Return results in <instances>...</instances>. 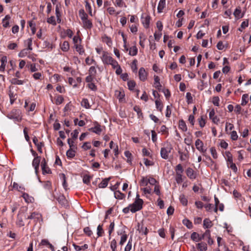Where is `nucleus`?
Returning <instances> with one entry per match:
<instances>
[{
	"instance_id": "nucleus-36",
	"label": "nucleus",
	"mask_w": 251,
	"mask_h": 251,
	"mask_svg": "<svg viewBox=\"0 0 251 251\" xmlns=\"http://www.w3.org/2000/svg\"><path fill=\"white\" fill-rule=\"evenodd\" d=\"M69 44L67 41H64L61 45V49L64 51H67L69 49Z\"/></svg>"
},
{
	"instance_id": "nucleus-40",
	"label": "nucleus",
	"mask_w": 251,
	"mask_h": 251,
	"mask_svg": "<svg viewBox=\"0 0 251 251\" xmlns=\"http://www.w3.org/2000/svg\"><path fill=\"white\" fill-rule=\"evenodd\" d=\"M248 102V94H244L242 97V102L241 105L244 106L246 105V104Z\"/></svg>"
},
{
	"instance_id": "nucleus-8",
	"label": "nucleus",
	"mask_w": 251,
	"mask_h": 251,
	"mask_svg": "<svg viewBox=\"0 0 251 251\" xmlns=\"http://www.w3.org/2000/svg\"><path fill=\"white\" fill-rule=\"evenodd\" d=\"M195 146L196 149L202 153H205L206 151V149L203 148V143L200 139H197L195 142Z\"/></svg>"
},
{
	"instance_id": "nucleus-13",
	"label": "nucleus",
	"mask_w": 251,
	"mask_h": 251,
	"mask_svg": "<svg viewBox=\"0 0 251 251\" xmlns=\"http://www.w3.org/2000/svg\"><path fill=\"white\" fill-rule=\"evenodd\" d=\"M57 200L58 202L63 206L67 205V201L64 195H60L57 198Z\"/></svg>"
},
{
	"instance_id": "nucleus-57",
	"label": "nucleus",
	"mask_w": 251,
	"mask_h": 251,
	"mask_svg": "<svg viewBox=\"0 0 251 251\" xmlns=\"http://www.w3.org/2000/svg\"><path fill=\"white\" fill-rule=\"evenodd\" d=\"M231 139L233 141H236L238 139V136L236 131H232L230 133Z\"/></svg>"
},
{
	"instance_id": "nucleus-33",
	"label": "nucleus",
	"mask_w": 251,
	"mask_h": 251,
	"mask_svg": "<svg viewBox=\"0 0 251 251\" xmlns=\"http://www.w3.org/2000/svg\"><path fill=\"white\" fill-rule=\"evenodd\" d=\"M199 235H200L198 233L193 232L191 234V239L195 242H199L200 241Z\"/></svg>"
},
{
	"instance_id": "nucleus-21",
	"label": "nucleus",
	"mask_w": 251,
	"mask_h": 251,
	"mask_svg": "<svg viewBox=\"0 0 251 251\" xmlns=\"http://www.w3.org/2000/svg\"><path fill=\"white\" fill-rule=\"evenodd\" d=\"M154 84L155 85V87L156 88H157L158 90H160L162 86L159 82V81H160L159 77L157 75H154Z\"/></svg>"
},
{
	"instance_id": "nucleus-48",
	"label": "nucleus",
	"mask_w": 251,
	"mask_h": 251,
	"mask_svg": "<svg viewBox=\"0 0 251 251\" xmlns=\"http://www.w3.org/2000/svg\"><path fill=\"white\" fill-rule=\"evenodd\" d=\"M81 105L86 108H90L88 100L86 99H83L81 101Z\"/></svg>"
},
{
	"instance_id": "nucleus-5",
	"label": "nucleus",
	"mask_w": 251,
	"mask_h": 251,
	"mask_svg": "<svg viewBox=\"0 0 251 251\" xmlns=\"http://www.w3.org/2000/svg\"><path fill=\"white\" fill-rule=\"evenodd\" d=\"M113 59V58L109 55L107 52L103 51L101 59L104 64L109 65V64L112 61Z\"/></svg>"
},
{
	"instance_id": "nucleus-32",
	"label": "nucleus",
	"mask_w": 251,
	"mask_h": 251,
	"mask_svg": "<svg viewBox=\"0 0 251 251\" xmlns=\"http://www.w3.org/2000/svg\"><path fill=\"white\" fill-rule=\"evenodd\" d=\"M74 149H70L66 152V155L68 158H72L75 156V151Z\"/></svg>"
},
{
	"instance_id": "nucleus-39",
	"label": "nucleus",
	"mask_w": 251,
	"mask_h": 251,
	"mask_svg": "<svg viewBox=\"0 0 251 251\" xmlns=\"http://www.w3.org/2000/svg\"><path fill=\"white\" fill-rule=\"evenodd\" d=\"M138 51L136 46H133L129 50V54L132 56H135L137 54Z\"/></svg>"
},
{
	"instance_id": "nucleus-34",
	"label": "nucleus",
	"mask_w": 251,
	"mask_h": 251,
	"mask_svg": "<svg viewBox=\"0 0 251 251\" xmlns=\"http://www.w3.org/2000/svg\"><path fill=\"white\" fill-rule=\"evenodd\" d=\"M182 223L184 225L186 226L190 229L193 227L192 222L188 219H185L182 221Z\"/></svg>"
},
{
	"instance_id": "nucleus-50",
	"label": "nucleus",
	"mask_w": 251,
	"mask_h": 251,
	"mask_svg": "<svg viewBox=\"0 0 251 251\" xmlns=\"http://www.w3.org/2000/svg\"><path fill=\"white\" fill-rule=\"evenodd\" d=\"M47 22L49 24H51L53 25H56L55 19L54 16H51L50 18H48L47 20Z\"/></svg>"
},
{
	"instance_id": "nucleus-17",
	"label": "nucleus",
	"mask_w": 251,
	"mask_h": 251,
	"mask_svg": "<svg viewBox=\"0 0 251 251\" xmlns=\"http://www.w3.org/2000/svg\"><path fill=\"white\" fill-rule=\"evenodd\" d=\"M23 212L22 211V210H20L19 212V213L17 216V224L19 226H23L25 225V224L23 222L22 217L20 216V215L23 213Z\"/></svg>"
},
{
	"instance_id": "nucleus-31",
	"label": "nucleus",
	"mask_w": 251,
	"mask_h": 251,
	"mask_svg": "<svg viewBox=\"0 0 251 251\" xmlns=\"http://www.w3.org/2000/svg\"><path fill=\"white\" fill-rule=\"evenodd\" d=\"M73 246L74 247L75 249L77 251H81L82 250H84L87 249L88 248V246L87 244H84V245H83L82 246H78V245H76L74 244Z\"/></svg>"
},
{
	"instance_id": "nucleus-20",
	"label": "nucleus",
	"mask_w": 251,
	"mask_h": 251,
	"mask_svg": "<svg viewBox=\"0 0 251 251\" xmlns=\"http://www.w3.org/2000/svg\"><path fill=\"white\" fill-rule=\"evenodd\" d=\"M241 10L240 9V7L236 8L235 10L233 15L235 16V17L237 19H240L243 17V14H241Z\"/></svg>"
},
{
	"instance_id": "nucleus-24",
	"label": "nucleus",
	"mask_w": 251,
	"mask_h": 251,
	"mask_svg": "<svg viewBox=\"0 0 251 251\" xmlns=\"http://www.w3.org/2000/svg\"><path fill=\"white\" fill-rule=\"evenodd\" d=\"M138 230H139L140 233H142L145 235H147L148 233V229L147 227L144 226L143 225H142L140 226V225L138 224Z\"/></svg>"
},
{
	"instance_id": "nucleus-14",
	"label": "nucleus",
	"mask_w": 251,
	"mask_h": 251,
	"mask_svg": "<svg viewBox=\"0 0 251 251\" xmlns=\"http://www.w3.org/2000/svg\"><path fill=\"white\" fill-rule=\"evenodd\" d=\"M82 21L83 27L86 29H91L93 26V24L92 22L88 20V18L86 19V20H84Z\"/></svg>"
},
{
	"instance_id": "nucleus-28",
	"label": "nucleus",
	"mask_w": 251,
	"mask_h": 251,
	"mask_svg": "<svg viewBox=\"0 0 251 251\" xmlns=\"http://www.w3.org/2000/svg\"><path fill=\"white\" fill-rule=\"evenodd\" d=\"M213 224L209 219H205L203 221V226L205 228H210Z\"/></svg>"
},
{
	"instance_id": "nucleus-10",
	"label": "nucleus",
	"mask_w": 251,
	"mask_h": 251,
	"mask_svg": "<svg viewBox=\"0 0 251 251\" xmlns=\"http://www.w3.org/2000/svg\"><path fill=\"white\" fill-rule=\"evenodd\" d=\"M41 157L40 156H36L34 157L33 161H32V166L34 168L36 173H37L38 172V170L39 169V166L40 162Z\"/></svg>"
},
{
	"instance_id": "nucleus-35",
	"label": "nucleus",
	"mask_w": 251,
	"mask_h": 251,
	"mask_svg": "<svg viewBox=\"0 0 251 251\" xmlns=\"http://www.w3.org/2000/svg\"><path fill=\"white\" fill-rule=\"evenodd\" d=\"M79 14L82 21L88 18V15L83 9H81L79 11Z\"/></svg>"
},
{
	"instance_id": "nucleus-52",
	"label": "nucleus",
	"mask_w": 251,
	"mask_h": 251,
	"mask_svg": "<svg viewBox=\"0 0 251 251\" xmlns=\"http://www.w3.org/2000/svg\"><path fill=\"white\" fill-rule=\"evenodd\" d=\"M127 235L124 233L123 234L122 236L121 237V240H120V245H123L125 242L127 240Z\"/></svg>"
},
{
	"instance_id": "nucleus-47",
	"label": "nucleus",
	"mask_w": 251,
	"mask_h": 251,
	"mask_svg": "<svg viewBox=\"0 0 251 251\" xmlns=\"http://www.w3.org/2000/svg\"><path fill=\"white\" fill-rule=\"evenodd\" d=\"M135 85L136 83L133 80H130L127 82V86L128 87V89L130 90H133L135 86Z\"/></svg>"
},
{
	"instance_id": "nucleus-58",
	"label": "nucleus",
	"mask_w": 251,
	"mask_h": 251,
	"mask_svg": "<svg viewBox=\"0 0 251 251\" xmlns=\"http://www.w3.org/2000/svg\"><path fill=\"white\" fill-rule=\"evenodd\" d=\"M64 98L62 96H58L56 98L55 103L57 105L60 104L63 102Z\"/></svg>"
},
{
	"instance_id": "nucleus-9",
	"label": "nucleus",
	"mask_w": 251,
	"mask_h": 251,
	"mask_svg": "<svg viewBox=\"0 0 251 251\" xmlns=\"http://www.w3.org/2000/svg\"><path fill=\"white\" fill-rule=\"evenodd\" d=\"M142 23L144 25V26L146 28H148L149 27L151 17L150 16H146L145 17H144V15L143 14L141 16Z\"/></svg>"
},
{
	"instance_id": "nucleus-25",
	"label": "nucleus",
	"mask_w": 251,
	"mask_h": 251,
	"mask_svg": "<svg viewBox=\"0 0 251 251\" xmlns=\"http://www.w3.org/2000/svg\"><path fill=\"white\" fill-rule=\"evenodd\" d=\"M178 127L183 131H186L187 130V127L186 125V124L183 120H181L179 121Z\"/></svg>"
},
{
	"instance_id": "nucleus-37",
	"label": "nucleus",
	"mask_w": 251,
	"mask_h": 251,
	"mask_svg": "<svg viewBox=\"0 0 251 251\" xmlns=\"http://www.w3.org/2000/svg\"><path fill=\"white\" fill-rule=\"evenodd\" d=\"M179 200L181 203L184 206L187 205L188 201L186 197L184 195H181L179 196Z\"/></svg>"
},
{
	"instance_id": "nucleus-3",
	"label": "nucleus",
	"mask_w": 251,
	"mask_h": 251,
	"mask_svg": "<svg viewBox=\"0 0 251 251\" xmlns=\"http://www.w3.org/2000/svg\"><path fill=\"white\" fill-rule=\"evenodd\" d=\"M26 219L33 220L35 224L38 222H39L40 220L41 221H43L42 215L39 213L36 212L30 213V215L28 216Z\"/></svg>"
},
{
	"instance_id": "nucleus-18",
	"label": "nucleus",
	"mask_w": 251,
	"mask_h": 251,
	"mask_svg": "<svg viewBox=\"0 0 251 251\" xmlns=\"http://www.w3.org/2000/svg\"><path fill=\"white\" fill-rule=\"evenodd\" d=\"M7 57L3 56L1 59V65L0 66V71L3 72L5 69L6 63L7 62Z\"/></svg>"
},
{
	"instance_id": "nucleus-12",
	"label": "nucleus",
	"mask_w": 251,
	"mask_h": 251,
	"mask_svg": "<svg viewBox=\"0 0 251 251\" xmlns=\"http://www.w3.org/2000/svg\"><path fill=\"white\" fill-rule=\"evenodd\" d=\"M186 173L187 176L191 179H194L196 177V174L195 173L194 171L191 168H188L186 171Z\"/></svg>"
},
{
	"instance_id": "nucleus-45",
	"label": "nucleus",
	"mask_w": 251,
	"mask_h": 251,
	"mask_svg": "<svg viewBox=\"0 0 251 251\" xmlns=\"http://www.w3.org/2000/svg\"><path fill=\"white\" fill-rule=\"evenodd\" d=\"M175 171L176 172V174H182V173L183 172V169L182 165L180 164H179L177 165H176L175 168Z\"/></svg>"
},
{
	"instance_id": "nucleus-53",
	"label": "nucleus",
	"mask_w": 251,
	"mask_h": 251,
	"mask_svg": "<svg viewBox=\"0 0 251 251\" xmlns=\"http://www.w3.org/2000/svg\"><path fill=\"white\" fill-rule=\"evenodd\" d=\"M210 151L212 157L214 159H217L218 157V155L215 148L214 147H212L210 148Z\"/></svg>"
},
{
	"instance_id": "nucleus-15",
	"label": "nucleus",
	"mask_w": 251,
	"mask_h": 251,
	"mask_svg": "<svg viewBox=\"0 0 251 251\" xmlns=\"http://www.w3.org/2000/svg\"><path fill=\"white\" fill-rule=\"evenodd\" d=\"M22 197L24 198L25 201L28 203L32 202L34 200V199L32 197L30 196L27 193H23Z\"/></svg>"
},
{
	"instance_id": "nucleus-16",
	"label": "nucleus",
	"mask_w": 251,
	"mask_h": 251,
	"mask_svg": "<svg viewBox=\"0 0 251 251\" xmlns=\"http://www.w3.org/2000/svg\"><path fill=\"white\" fill-rule=\"evenodd\" d=\"M11 19V17L9 15H7L5 16L4 18L3 19L2 23V25L4 27H7L9 26V20Z\"/></svg>"
},
{
	"instance_id": "nucleus-49",
	"label": "nucleus",
	"mask_w": 251,
	"mask_h": 251,
	"mask_svg": "<svg viewBox=\"0 0 251 251\" xmlns=\"http://www.w3.org/2000/svg\"><path fill=\"white\" fill-rule=\"evenodd\" d=\"M97 71L94 66H91L89 70V74L94 76H96Z\"/></svg>"
},
{
	"instance_id": "nucleus-59",
	"label": "nucleus",
	"mask_w": 251,
	"mask_h": 251,
	"mask_svg": "<svg viewBox=\"0 0 251 251\" xmlns=\"http://www.w3.org/2000/svg\"><path fill=\"white\" fill-rule=\"evenodd\" d=\"M176 180L178 184H180L182 182V174H176Z\"/></svg>"
},
{
	"instance_id": "nucleus-62",
	"label": "nucleus",
	"mask_w": 251,
	"mask_h": 251,
	"mask_svg": "<svg viewBox=\"0 0 251 251\" xmlns=\"http://www.w3.org/2000/svg\"><path fill=\"white\" fill-rule=\"evenodd\" d=\"M67 142L69 145L70 149H76V147L74 145V142L71 139H68Z\"/></svg>"
},
{
	"instance_id": "nucleus-4",
	"label": "nucleus",
	"mask_w": 251,
	"mask_h": 251,
	"mask_svg": "<svg viewBox=\"0 0 251 251\" xmlns=\"http://www.w3.org/2000/svg\"><path fill=\"white\" fill-rule=\"evenodd\" d=\"M19 112V110L13 109L7 115V116L10 119H15L18 121H20L21 118H20Z\"/></svg>"
},
{
	"instance_id": "nucleus-6",
	"label": "nucleus",
	"mask_w": 251,
	"mask_h": 251,
	"mask_svg": "<svg viewBox=\"0 0 251 251\" xmlns=\"http://www.w3.org/2000/svg\"><path fill=\"white\" fill-rule=\"evenodd\" d=\"M94 127L89 128V130L100 135L102 130L101 126L97 122L94 123Z\"/></svg>"
},
{
	"instance_id": "nucleus-43",
	"label": "nucleus",
	"mask_w": 251,
	"mask_h": 251,
	"mask_svg": "<svg viewBox=\"0 0 251 251\" xmlns=\"http://www.w3.org/2000/svg\"><path fill=\"white\" fill-rule=\"evenodd\" d=\"M75 48L76 49V50L79 52L80 54H82L84 52V50H83V48L81 45L76 44L75 45Z\"/></svg>"
},
{
	"instance_id": "nucleus-27",
	"label": "nucleus",
	"mask_w": 251,
	"mask_h": 251,
	"mask_svg": "<svg viewBox=\"0 0 251 251\" xmlns=\"http://www.w3.org/2000/svg\"><path fill=\"white\" fill-rule=\"evenodd\" d=\"M226 161L228 165L233 162L232 155L230 151H226Z\"/></svg>"
},
{
	"instance_id": "nucleus-26",
	"label": "nucleus",
	"mask_w": 251,
	"mask_h": 251,
	"mask_svg": "<svg viewBox=\"0 0 251 251\" xmlns=\"http://www.w3.org/2000/svg\"><path fill=\"white\" fill-rule=\"evenodd\" d=\"M155 106H156V108L160 111V112H162V109H163V103L162 102H161V101L160 100H158L157 99L155 101Z\"/></svg>"
},
{
	"instance_id": "nucleus-19",
	"label": "nucleus",
	"mask_w": 251,
	"mask_h": 251,
	"mask_svg": "<svg viewBox=\"0 0 251 251\" xmlns=\"http://www.w3.org/2000/svg\"><path fill=\"white\" fill-rule=\"evenodd\" d=\"M166 5V0H160L157 7L158 13L162 12Z\"/></svg>"
},
{
	"instance_id": "nucleus-56",
	"label": "nucleus",
	"mask_w": 251,
	"mask_h": 251,
	"mask_svg": "<svg viewBox=\"0 0 251 251\" xmlns=\"http://www.w3.org/2000/svg\"><path fill=\"white\" fill-rule=\"evenodd\" d=\"M148 179L147 177H143L140 181V185L143 186H146L148 184Z\"/></svg>"
},
{
	"instance_id": "nucleus-61",
	"label": "nucleus",
	"mask_w": 251,
	"mask_h": 251,
	"mask_svg": "<svg viewBox=\"0 0 251 251\" xmlns=\"http://www.w3.org/2000/svg\"><path fill=\"white\" fill-rule=\"evenodd\" d=\"M91 176L88 175H85L83 178V182L84 183L88 184L90 183Z\"/></svg>"
},
{
	"instance_id": "nucleus-2",
	"label": "nucleus",
	"mask_w": 251,
	"mask_h": 251,
	"mask_svg": "<svg viewBox=\"0 0 251 251\" xmlns=\"http://www.w3.org/2000/svg\"><path fill=\"white\" fill-rule=\"evenodd\" d=\"M172 149V145L170 144H167L166 147L162 148L160 151L161 157L164 159H167Z\"/></svg>"
},
{
	"instance_id": "nucleus-60",
	"label": "nucleus",
	"mask_w": 251,
	"mask_h": 251,
	"mask_svg": "<svg viewBox=\"0 0 251 251\" xmlns=\"http://www.w3.org/2000/svg\"><path fill=\"white\" fill-rule=\"evenodd\" d=\"M32 39L30 38H28L27 40H26L25 42V43L26 44V45H27V48L28 49H29V50H32Z\"/></svg>"
},
{
	"instance_id": "nucleus-23",
	"label": "nucleus",
	"mask_w": 251,
	"mask_h": 251,
	"mask_svg": "<svg viewBox=\"0 0 251 251\" xmlns=\"http://www.w3.org/2000/svg\"><path fill=\"white\" fill-rule=\"evenodd\" d=\"M133 110L137 112L139 118H143V115L142 112V110L139 106L135 105L133 107Z\"/></svg>"
},
{
	"instance_id": "nucleus-22",
	"label": "nucleus",
	"mask_w": 251,
	"mask_h": 251,
	"mask_svg": "<svg viewBox=\"0 0 251 251\" xmlns=\"http://www.w3.org/2000/svg\"><path fill=\"white\" fill-rule=\"evenodd\" d=\"M198 249L200 251H206L207 247L206 243L204 242H201L197 244Z\"/></svg>"
},
{
	"instance_id": "nucleus-38",
	"label": "nucleus",
	"mask_w": 251,
	"mask_h": 251,
	"mask_svg": "<svg viewBox=\"0 0 251 251\" xmlns=\"http://www.w3.org/2000/svg\"><path fill=\"white\" fill-rule=\"evenodd\" d=\"M11 82L12 84L14 85H22L23 84L24 81L14 78L11 79Z\"/></svg>"
},
{
	"instance_id": "nucleus-41",
	"label": "nucleus",
	"mask_w": 251,
	"mask_h": 251,
	"mask_svg": "<svg viewBox=\"0 0 251 251\" xmlns=\"http://www.w3.org/2000/svg\"><path fill=\"white\" fill-rule=\"evenodd\" d=\"M115 226V224L114 222H111L108 228V233H109V239H110L111 238V234L112 233L113 231L114 230Z\"/></svg>"
},
{
	"instance_id": "nucleus-46",
	"label": "nucleus",
	"mask_w": 251,
	"mask_h": 251,
	"mask_svg": "<svg viewBox=\"0 0 251 251\" xmlns=\"http://www.w3.org/2000/svg\"><path fill=\"white\" fill-rule=\"evenodd\" d=\"M104 233V230L102 229V225H99L97 227V235L98 237H100Z\"/></svg>"
},
{
	"instance_id": "nucleus-7",
	"label": "nucleus",
	"mask_w": 251,
	"mask_h": 251,
	"mask_svg": "<svg viewBox=\"0 0 251 251\" xmlns=\"http://www.w3.org/2000/svg\"><path fill=\"white\" fill-rule=\"evenodd\" d=\"M41 168L43 174H51V171L50 169L47 166V164L45 158H44L41 162Z\"/></svg>"
},
{
	"instance_id": "nucleus-44",
	"label": "nucleus",
	"mask_w": 251,
	"mask_h": 251,
	"mask_svg": "<svg viewBox=\"0 0 251 251\" xmlns=\"http://www.w3.org/2000/svg\"><path fill=\"white\" fill-rule=\"evenodd\" d=\"M29 50L28 49H24L21 51V52L19 53L18 56L20 57H24L28 54V51Z\"/></svg>"
},
{
	"instance_id": "nucleus-55",
	"label": "nucleus",
	"mask_w": 251,
	"mask_h": 251,
	"mask_svg": "<svg viewBox=\"0 0 251 251\" xmlns=\"http://www.w3.org/2000/svg\"><path fill=\"white\" fill-rule=\"evenodd\" d=\"M132 248V239L129 240L125 248V251H130Z\"/></svg>"
},
{
	"instance_id": "nucleus-51",
	"label": "nucleus",
	"mask_w": 251,
	"mask_h": 251,
	"mask_svg": "<svg viewBox=\"0 0 251 251\" xmlns=\"http://www.w3.org/2000/svg\"><path fill=\"white\" fill-rule=\"evenodd\" d=\"M83 231L85 233V234H86L88 236H91L93 232L91 230L89 227H85L83 229Z\"/></svg>"
},
{
	"instance_id": "nucleus-54",
	"label": "nucleus",
	"mask_w": 251,
	"mask_h": 251,
	"mask_svg": "<svg viewBox=\"0 0 251 251\" xmlns=\"http://www.w3.org/2000/svg\"><path fill=\"white\" fill-rule=\"evenodd\" d=\"M125 155L127 158V162L131 163V157L132 156L131 153L129 151H126L125 152Z\"/></svg>"
},
{
	"instance_id": "nucleus-42",
	"label": "nucleus",
	"mask_w": 251,
	"mask_h": 251,
	"mask_svg": "<svg viewBox=\"0 0 251 251\" xmlns=\"http://www.w3.org/2000/svg\"><path fill=\"white\" fill-rule=\"evenodd\" d=\"M110 248L112 251H116L117 249V241L115 239H113L110 242Z\"/></svg>"
},
{
	"instance_id": "nucleus-29",
	"label": "nucleus",
	"mask_w": 251,
	"mask_h": 251,
	"mask_svg": "<svg viewBox=\"0 0 251 251\" xmlns=\"http://www.w3.org/2000/svg\"><path fill=\"white\" fill-rule=\"evenodd\" d=\"M110 178H104L102 181L99 184V187L100 188H105L107 185L108 182L109 181Z\"/></svg>"
},
{
	"instance_id": "nucleus-30",
	"label": "nucleus",
	"mask_w": 251,
	"mask_h": 251,
	"mask_svg": "<svg viewBox=\"0 0 251 251\" xmlns=\"http://www.w3.org/2000/svg\"><path fill=\"white\" fill-rule=\"evenodd\" d=\"M114 197L117 199L122 200L125 197V195L119 191H116L114 192Z\"/></svg>"
},
{
	"instance_id": "nucleus-63",
	"label": "nucleus",
	"mask_w": 251,
	"mask_h": 251,
	"mask_svg": "<svg viewBox=\"0 0 251 251\" xmlns=\"http://www.w3.org/2000/svg\"><path fill=\"white\" fill-rule=\"evenodd\" d=\"M28 128L25 127L24 129V133L26 141L28 142L30 141V138L27 133Z\"/></svg>"
},
{
	"instance_id": "nucleus-64",
	"label": "nucleus",
	"mask_w": 251,
	"mask_h": 251,
	"mask_svg": "<svg viewBox=\"0 0 251 251\" xmlns=\"http://www.w3.org/2000/svg\"><path fill=\"white\" fill-rule=\"evenodd\" d=\"M219 98L218 97H214L212 100V102L214 105L218 106L219 105Z\"/></svg>"
},
{
	"instance_id": "nucleus-1",
	"label": "nucleus",
	"mask_w": 251,
	"mask_h": 251,
	"mask_svg": "<svg viewBox=\"0 0 251 251\" xmlns=\"http://www.w3.org/2000/svg\"><path fill=\"white\" fill-rule=\"evenodd\" d=\"M143 201L139 198V195L137 194L135 201L132 204H129L130 211L132 213H135L141 210L143 208Z\"/></svg>"
},
{
	"instance_id": "nucleus-11",
	"label": "nucleus",
	"mask_w": 251,
	"mask_h": 251,
	"mask_svg": "<svg viewBox=\"0 0 251 251\" xmlns=\"http://www.w3.org/2000/svg\"><path fill=\"white\" fill-rule=\"evenodd\" d=\"M139 76L141 81H144L147 79V73L144 68L142 67L139 69Z\"/></svg>"
}]
</instances>
